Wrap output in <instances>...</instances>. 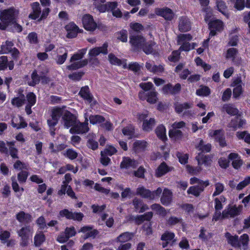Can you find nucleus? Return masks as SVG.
Here are the masks:
<instances>
[{"mask_svg": "<svg viewBox=\"0 0 250 250\" xmlns=\"http://www.w3.org/2000/svg\"><path fill=\"white\" fill-rule=\"evenodd\" d=\"M150 190L146 189L144 187H141L137 188L136 194L139 195L143 198L150 199Z\"/></svg>", "mask_w": 250, "mask_h": 250, "instance_id": "37998d69", "label": "nucleus"}, {"mask_svg": "<svg viewBox=\"0 0 250 250\" xmlns=\"http://www.w3.org/2000/svg\"><path fill=\"white\" fill-rule=\"evenodd\" d=\"M207 187V186H192L188 189L187 192L188 194H191L198 197L200 195V194L204 191L205 188Z\"/></svg>", "mask_w": 250, "mask_h": 250, "instance_id": "7c9ffc66", "label": "nucleus"}, {"mask_svg": "<svg viewBox=\"0 0 250 250\" xmlns=\"http://www.w3.org/2000/svg\"><path fill=\"white\" fill-rule=\"evenodd\" d=\"M76 117L68 111H66L62 117V122L65 127L68 128L76 124Z\"/></svg>", "mask_w": 250, "mask_h": 250, "instance_id": "9d476101", "label": "nucleus"}, {"mask_svg": "<svg viewBox=\"0 0 250 250\" xmlns=\"http://www.w3.org/2000/svg\"><path fill=\"white\" fill-rule=\"evenodd\" d=\"M110 62L114 65H122L124 68L127 67V64L126 60H121L118 59L115 55L110 53L108 56Z\"/></svg>", "mask_w": 250, "mask_h": 250, "instance_id": "a878e982", "label": "nucleus"}, {"mask_svg": "<svg viewBox=\"0 0 250 250\" xmlns=\"http://www.w3.org/2000/svg\"><path fill=\"white\" fill-rule=\"evenodd\" d=\"M242 210V206L237 207L235 205H229L222 213V219L234 218L240 214Z\"/></svg>", "mask_w": 250, "mask_h": 250, "instance_id": "7ed1b4c3", "label": "nucleus"}, {"mask_svg": "<svg viewBox=\"0 0 250 250\" xmlns=\"http://www.w3.org/2000/svg\"><path fill=\"white\" fill-rule=\"evenodd\" d=\"M132 203L136 210L140 209L139 212H143L148 208V206L144 204L142 200L137 198L133 200Z\"/></svg>", "mask_w": 250, "mask_h": 250, "instance_id": "c85d7f7f", "label": "nucleus"}, {"mask_svg": "<svg viewBox=\"0 0 250 250\" xmlns=\"http://www.w3.org/2000/svg\"><path fill=\"white\" fill-rule=\"evenodd\" d=\"M181 89V85L179 83H177L174 86L168 83L163 86L162 91L164 94H175L179 93Z\"/></svg>", "mask_w": 250, "mask_h": 250, "instance_id": "4be33fe9", "label": "nucleus"}, {"mask_svg": "<svg viewBox=\"0 0 250 250\" xmlns=\"http://www.w3.org/2000/svg\"><path fill=\"white\" fill-rule=\"evenodd\" d=\"M33 12L29 15V17L32 19L36 20L39 17L41 13V9L39 2H33L31 4Z\"/></svg>", "mask_w": 250, "mask_h": 250, "instance_id": "cd10ccee", "label": "nucleus"}, {"mask_svg": "<svg viewBox=\"0 0 250 250\" xmlns=\"http://www.w3.org/2000/svg\"><path fill=\"white\" fill-rule=\"evenodd\" d=\"M16 219L19 222L24 223H29L32 220L31 215L23 211H21L16 214Z\"/></svg>", "mask_w": 250, "mask_h": 250, "instance_id": "bb28decb", "label": "nucleus"}, {"mask_svg": "<svg viewBox=\"0 0 250 250\" xmlns=\"http://www.w3.org/2000/svg\"><path fill=\"white\" fill-rule=\"evenodd\" d=\"M196 159L198 161V167H201V166L203 164L206 166H208L211 163V160L208 156L201 153L198 154L196 157Z\"/></svg>", "mask_w": 250, "mask_h": 250, "instance_id": "2f4dec72", "label": "nucleus"}, {"mask_svg": "<svg viewBox=\"0 0 250 250\" xmlns=\"http://www.w3.org/2000/svg\"><path fill=\"white\" fill-rule=\"evenodd\" d=\"M196 148L203 152H209L211 149L210 144H205L202 139H199V143L195 145Z\"/></svg>", "mask_w": 250, "mask_h": 250, "instance_id": "c756f323", "label": "nucleus"}, {"mask_svg": "<svg viewBox=\"0 0 250 250\" xmlns=\"http://www.w3.org/2000/svg\"><path fill=\"white\" fill-rule=\"evenodd\" d=\"M148 114L147 112L140 114L138 117L139 120L143 121V129L146 131H150L152 129L155 125V121L154 118H150L149 120L147 119Z\"/></svg>", "mask_w": 250, "mask_h": 250, "instance_id": "39448f33", "label": "nucleus"}, {"mask_svg": "<svg viewBox=\"0 0 250 250\" xmlns=\"http://www.w3.org/2000/svg\"><path fill=\"white\" fill-rule=\"evenodd\" d=\"M215 191L212 194V196L215 197L220 195L224 190V186L222 183L218 182L214 185Z\"/></svg>", "mask_w": 250, "mask_h": 250, "instance_id": "8fccbe9b", "label": "nucleus"}, {"mask_svg": "<svg viewBox=\"0 0 250 250\" xmlns=\"http://www.w3.org/2000/svg\"><path fill=\"white\" fill-rule=\"evenodd\" d=\"M237 52V50L236 48H230L228 50L226 57L227 59H231L232 60H233Z\"/></svg>", "mask_w": 250, "mask_h": 250, "instance_id": "774afa93", "label": "nucleus"}, {"mask_svg": "<svg viewBox=\"0 0 250 250\" xmlns=\"http://www.w3.org/2000/svg\"><path fill=\"white\" fill-rule=\"evenodd\" d=\"M145 39L141 36H132L130 37L129 42L135 49H141L144 45Z\"/></svg>", "mask_w": 250, "mask_h": 250, "instance_id": "dca6fc26", "label": "nucleus"}, {"mask_svg": "<svg viewBox=\"0 0 250 250\" xmlns=\"http://www.w3.org/2000/svg\"><path fill=\"white\" fill-rule=\"evenodd\" d=\"M138 165L139 163L134 159H131L128 157H125L123 158L120 167L122 168H134Z\"/></svg>", "mask_w": 250, "mask_h": 250, "instance_id": "5701e85b", "label": "nucleus"}, {"mask_svg": "<svg viewBox=\"0 0 250 250\" xmlns=\"http://www.w3.org/2000/svg\"><path fill=\"white\" fill-rule=\"evenodd\" d=\"M134 234L129 232H125L118 236L115 241L118 243H125L131 240L133 237Z\"/></svg>", "mask_w": 250, "mask_h": 250, "instance_id": "473e14b6", "label": "nucleus"}, {"mask_svg": "<svg viewBox=\"0 0 250 250\" xmlns=\"http://www.w3.org/2000/svg\"><path fill=\"white\" fill-rule=\"evenodd\" d=\"M142 66V65H140L138 62H131L128 65H127V67L126 68H128L129 70L134 71V72H137L140 70Z\"/></svg>", "mask_w": 250, "mask_h": 250, "instance_id": "69168bd1", "label": "nucleus"}, {"mask_svg": "<svg viewBox=\"0 0 250 250\" xmlns=\"http://www.w3.org/2000/svg\"><path fill=\"white\" fill-rule=\"evenodd\" d=\"M162 195L161 198V203L165 206L169 205L172 201V191L165 188L162 192Z\"/></svg>", "mask_w": 250, "mask_h": 250, "instance_id": "b1692460", "label": "nucleus"}, {"mask_svg": "<svg viewBox=\"0 0 250 250\" xmlns=\"http://www.w3.org/2000/svg\"><path fill=\"white\" fill-rule=\"evenodd\" d=\"M64 155L70 160L76 159L78 155V153L73 149H68L64 153Z\"/></svg>", "mask_w": 250, "mask_h": 250, "instance_id": "864d4df0", "label": "nucleus"}, {"mask_svg": "<svg viewBox=\"0 0 250 250\" xmlns=\"http://www.w3.org/2000/svg\"><path fill=\"white\" fill-rule=\"evenodd\" d=\"M88 124V119L87 118L85 119L84 123L77 122L76 121V124L70 129L69 131L71 134L85 133L89 130Z\"/></svg>", "mask_w": 250, "mask_h": 250, "instance_id": "0eeeda50", "label": "nucleus"}, {"mask_svg": "<svg viewBox=\"0 0 250 250\" xmlns=\"http://www.w3.org/2000/svg\"><path fill=\"white\" fill-rule=\"evenodd\" d=\"M156 133L161 139L164 140L166 137V128L163 125H159L156 129Z\"/></svg>", "mask_w": 250, "mask_h": 250, "instance_id": "3c124183", "label": "nucleus"}, {"mask_svg": "<svg viewBox=\"0 0 250 250\" xmlns=\"http://www.w3.org/2000/svg\"><path fill=\"white\" fill-rule=\"evenodd\" d=\"M65 28L67 32L66 37L68 38H74L79 32H81V30L74 22H70L65 26Z\"/></svg>", "mask_w": 250, "mask_h": 250, "instance_id": "a211bd4d", "label": "nucleus"}, {"mask_svg": "<svg viewBox=\"0 0 250 250\" xmlns=\"http://www.w3.org/2000/svg\"><path fill=\"white\" fill-rule=\"evenodd\" d=\"M123 133L128 137V138H131L134 133V129L132 126H127L124 127L122 130Z\"/></svg>", "mask_w": 250, "mask_h": 250, "instance_id": "5fc2aeb1", "label": "nucleus"}, {"mask_svg": "<svg viewBox=\"0 0 250 250\" xmlns=\"http://www.w3.org/2000/svg\"><path fill=\"white\" fill-rule=\"evenodd\" d=\"M158 93L153 89L149 92L140 91L139 93V97L142 100H146L150 104H155L156 103Z\"/></svg>", "mask_w": 250, "mask_h": 250, "instance_id": "423d86ee", "label": "nucleus"}, {"mask_svg": "<svg viewBox=\"0 0 250 250\" xmlns=\"http://www.w3.org/2000/svg\"><path fill=\"white\" fill-rule=\"evenodd\" d=\"M25 102V99L23 96L21 98L16 97L12 99L11 101L12 104L18 107L21 106Z\"/></svg>", "mask_w": 250, "mask_h": 250, "instance_id": "13d9d810", "label": "nucleus"}, {"mask_svg": "<svg viewBox=\"0 0 250 250\" xmlns=\"http://www.w3.org/2000/svg\"><path fill=\"white\" fill-rule=\"evenodd\" d=\"M147 143L145 141L137 140L133 144V149L136 152H140L145 150Z\"/></svg>", "mask_w": 250, "mask_h": 250, "instance_id": "f704fd0d", "label": "nucleus"}, {"mask_svg": "<svg viewBox=\"0 0 250 250\" xmlns=\"http://www.w3.org/2000/svg\"><path fill=\"white\" fill-rule=\"evenodd\" d=\"M191 39L192 36L189 34H180L178 36L177 43L179 45L187 43Z\"/></svg>", "mask_w": 250, "mask_h": 250, "instance_id": "a19ab883", "label": "nucleus"}, {"mask_svg": "<svg viewBox=\"0 0 250 250\" xmlns=\"http://www.w3.org/2000/svg\"><path fill=\"white\" fill-rule=\"evenodd\" d=\"M209 135L214 137L216 141L218 142L221 146H226V142L222 130H210Z\"/></svg>", "mask_w": 250, "mask_h": 250, "instance_id": "f3484780", "label": "nucleus"}, {"mask_svg": "<svg viewBox=\"0 0 250 250\" xmlns=\"http://www.w3.org/2000/svg\"><path fill=\"white\" fill-rule=\"evenodd\" d=\"M41 74L40 73L38 74L36 70L34 71L31 74L32 80L28 82V84L30 86H34L39 83L41 81Z\"/></svg>", "mask_w": 250, "mask_h": 250, "instance_id": "58836bf2", "label": "nucleus"}, {"mask_svg": "<svg viewBox=\"0 0 250 250\" xmlns=\"http://www.w3.org/2000/svg\"><path fill=\"white\" fill-rule=\"evenodd\" d=\"M79 95L88 104H90L93 100V96L90 93L88 86H84L81 88Z\"/></svg>", "mask_w": 250, "mask_h": 250, "instance_id": "412c9836", "label": "nucleus"}, {"mask_svg": "<svg viewBox=\"0 0 250 250\" xmlns=\"http://www.w3.org/2000/svg\"><path fill=\"white\" fill-rule=\"evenodd\" d=\"M45 240V236L42 233L36 234L34 237V244L36 246H40Z\"/></svg>", "mask_w": 250, "mask_h": 250, "instance_id": "4d7b16f0", "label": "nucleus"}, {"mask_svg": "<svg viewBox=\"0 0 250 250\" xmlns=\"http://www.w3.org/2000/svg\"><path fill=\"white\" fill-rule=\"evenodd\" d=\"M193 104L191 103H184L178 104L175 105V110L176 112L180 113L192 107Z\"/></svg>", "mask_w": 250, "mask_h": 250, "instance_id": "e433bc0d", "label": "nucleus"}, {"mask_svg": "<svg viewBox=\"0 0 250 250\" xmlns=\"http://www.w3.org/2000/svg\"><path fill=\"white\" fill-rule=\"evenodd\" d=\"M76 234V231L74 227H67L65 229L64 233L62 234L57 238V241L60 243H64L66 242L68 239L75 236Z\"/></svg>", "mask_w": 250, "mask_h": 250, "instance_id": "f8f14e48", "label": "nucleus"}, {"mask_svg": "<svg viewBox=\"0 0 250 250\" xmlns=\"http://www.w3.org/2000/svg\"><path fill=\"white\" fill-rule=\"evenodd\" d=\"M86 49L83 48L80 50L79 52L74 54L71 58L70 65L67 66L68 70H76L85 66L87 64V60H81L86 53Z\"/></svg>", "mask_w": 250, "mask_h": 250, "instance_id": "f257e3e1", "label": "nucleus"}, {"mask_svg": "<svg viewBox=\"0 0 250 250\" xmlns=\"http://www.w3.org/2000/svg\"><path fill=\"white\" fill-rule=\"evenodd\" d=\"M175 234L174 233L167 231L164 233L162 236L161 239L163 241L162 243V246L163 248H165L167 246L168 244L172 241V243L171 244V246H172L173 244L176 242V239H174Z\"/></svg>", "mask_w": 250, "mask_h": 250, "instance_id": "2eb2a0df", "label": "nucleus"}, {"mask_svg": "<svg viewBox=\"0 0 250 250\" xmlns=\"http://www.w3.org/2000/svg\"><path fill=\"white\" fill-rule=\"evenodd\" d=\"M196 94L199 96H206L210 94V89L208 87L203 86L196 90Z\"/></svg>", "mask_w": 250, "mask_h": 250, "instance_id": "680f3d73", "label": "nucleus"}, {"mask_svg": "<svg viewBox=\"0 0 250 250\" xmlns=\"http://www.w3.org/2000/svg\"><path fill=\"white\" fill-rule=\"evenodd\" d=\"M217 7L219 11L227 17H229L228 10L225 3L223 1H217Z\"/></svg>", "mask_w": 250, "mask_h": 250, "instance_id": "09e8293b", "label": "nucleus"}, {"mask_svg": "<svg viewBox=\"0 0 250 250\" xmlns=\"http://www.w3.org/2000/svg\"><path fill=\"white\" fill-rule=\"evenodd\" d=\"M226 201V198L223 196H221L218 198L214 199V208L215 210H220L223 208V203H225Z\"/></svg>", "mask_w": 250, "mask_h": 250, "instance_id": "ea45409f", "label": "nucleus"}, {"mask_svg": "<svg viewBox=\"0 0 250 250\" xmlns=\"http://www.w3.org/2000/svg\"><path fill=\"white\" fill-rule=\"evenodd\" d=\"M154 45V43L150 42H144V45L142 48L144 52L146 54H149L152 53L153 49L152 46Z\"/></svg>", "mask_w": 250, "mask_h": 250, "instance_id": "6e6d98bb", "label": "nucleus"}, {"mask_svg": "<svg viewBox=\"0 0 250 250\" xmlns=\"http://www.w3.org/2000/svg\"><path fill=\"white\" fill-rule=\"evenodd\" d=\"M190 183L191 184H198L197 186H208L209 185L208 181H203L200 180V179H199L196 177H193V178H191L190 180Z\"/></svg>", "mask_w": 250, "mask_h": 250, "instance_id": "0e129e2a", "label": "nucleus"}, {"mask_svg": "<svg viewBox=\"0 0 250 250\" xmlns=\"http://www.w3.org/2000/svg\"><path fill=\"white\" fill-rule=\"evenodd\" d=\"M19 119L20 121V124L17 123V122L18 121V119L17 118H14L12 119L11 123L12 126L13 127L17 128V129L25 127L27 124L24 122L23 118L21 116H19Z\"/></svg>", "mask_w": 250, "mask_h": 250, "instance_id": "c9c22d12", "label": "nucleus"}, {"mask_svg": "<svg viewBox=\"0 0 250 250\" xmlns=\"http://www.w3.org/2000/svg\"><path fill=\"white\" fill-rule=\"evenodd\" d=\"M249 236L247 234H243L239 238V242L240 243L241 248L246 250L248 248Z\"/></svg>", "mask_w": 250, "mask_h": 250, "instance_id": "79ce46f5", "label": "nucleus"}, {"mask_svg": "<svg viewBox=\"0 0 250 250\" xmlns=\"http://www.w3.org/2000/svg\"><path fill=\"white\" fill-rule=\"evenodd\" d=\"M225 237L227 238L228 243L235 248H241L240 243L239 242V237L238 235H231L228 232L225 233Z\"/></svg>", "mask_w": 250, "mask_h": 250, "instance_id": "393cba45", "label": "nucleus"}, {"mask_svg": "<svg viewBox=\"0 0 250 250\" xmlns=\"http://www.w3.org/2000/svg\"><path fill=\"white\" fill-rule=\"evenodd\" d=\"M26 99L28 102L27 104L34 105L36 102V96L33 92H29L26 95Z\"/></svg>", "mask_w": 250, "mask_h": 250, "instance_id": "052dcab7", "label": "nucleus"}, {"mask_svg": "<svg viewBox=\"0 0 250 250\" xmlns=\"http://www.w3.org/2000/svg\"><path fill=\"white\" fill-rule=\"evenodd\" d=\"M209 27L210 30L209 36H214L217 31L220 32L223 30V23L219 20H214L209 22Z\"/></svg>", "mask_w": 250, "mask_h": 250, "instance_id": "ddd939ff", "label": "nucleus"}, {"mask_svg": "<svg viewBox=\"0 0 250 250\" xmlns=\"http://www.w3.org/2000/svg\"><path fill=\"white\" fill-rule=\"evenodd\" d=\"M89 121L92 124H100L105 121V119L101 115H91L89 117Z\"/></svg>", "mask_w": 250, "mask_h": 250, "instance_id": "de8ad7c7", "label": "nucleus"}, {"mask_svg": "<svg viewBox=\"0 0 250 250\" xmlns=\"http://www.w3.org/2000/svg\"><path fill=\"white\" fill-rule=\"evenodd\" d=\"M191 28V22L186 16H181L179 18L178 29L181 32L189 31Z\"/></svg>", "mask_w": 250, "mask_h": 250, "instance_id": "9b49d317", "label": "nucleus"}, {"mask_svg": "<svg viewBox=\"0 0 250 250\" xmlns=\"http://www.w3.org/2000/svg\"><path fill=\"white\" fill-rule=\"evenodd\" d=\"M173 169V167L168 166L165 162H163L156 169L155 175L156 177L160 178Z\"/></svg>", "mask_w": 250, "mask_h": 250, "instance_id": "4468645a", "label": "nucleus"}, {"mask_svg": "<svg viewBox=\"0 0 250 250\" xmlns=\"http://www.w3.org/2000/svg\"><path fill=\"white\" fill-rule=\"evenodd\" d=\"M13 43L12 42H6L5 44L1 45L0 53L1 54H6L9 53L11 49L13 48Z\"/></svg>", "mask_w": 250, "mask_h": 250, "instance_id": "49530a36", "label": "nucleus"}, {"mask_svg": "<svg viewBox=\"0 0 250 250\" xmlns=\"http://www.w3.org/2000/svg\"><path fill=\"white\" fill-rule=\"evenodd\" d=\"M66 111L62 108L56 107L52 109L51 115L54 118H57L59 120L61 116L63 117V114H64Z\"/></svg>", "mask_w": 250, "mask_h": 250, "instance_id": "a18cd8bd", "label": "nucleus"}, {"mask_svg": "<svg viewBox=\"0 0 250 250\" xmlns=\"http://www.w3.org/2000/svg\"><path fill=\"white\" fill-rule=\"evenodd\" d=\"M223 110L230 115H236L239 112L238 109L230 104H224L223 106Z\"/></svg>", "mask_w": 250, "mask_h": 250, "instance_id": "4c0bfd02", "label": "nucleus"}, {"mask_svg": "<svg viewBox=\"0 0 250 250\" xmlns=\"http://www.w3.org/2000/svg\"><path fill=\"white\" fill-rule=\"evenodd\" d=\"M168 134L169 137L174 140L180 139L183 136L182 131L179 129H176V128H172L169 130Z\"/></svg>", "mask_w": 250, "mask_h": 250, "instance_id": "c03bdc74", "label": "nucleus"}, {"mask_svg": "<svg viewBox=\"0 0 250 250\" xmlns=\"http://www.w3.org/2000/svg\"><path fill=\"white\" fill-rule=\"evenodd\" d=\"M16 13V10L13 7L4 10L0 13V29H5L8 25L15 21Z\"/></svg>", "mask_w": 250, "mask_h": 250, "instance_id": "f03ea898", "label": "nucleus"}, {"mask_svg": "<svg viewBox=\"0 0 250 250\" xmlns=\"http://www.w3.org/2000/svg\"><path fill=\"white\" fill-rule=\"evenodd\" d=\"M155 14L159 16L162 17L166 20L170 21L174 16L172 10L167 7L157 8L155 9Z\"/></svg>", "mask_w": 250, "mask_h": 250, "instance_id": "1a4fd4ad", "label": "nucleus"}, {"mask_svg": "<svg viewBox=\"0 0 250 250\" xmlns=\"http://www.w3.org/2000/svg\"><path fill=\"white\" fill-rule=\"evenodd\" d=\"M107 47L108 44L104 43L101 47H97L90 49L88 54L91 57H96L101 53L107 54L108 53Z\"/></svg>", "mask_w": 250, "mask_h": 250, "instance_id": "aec40b11", "label": "nucleus"}, {"mask_svg": "<svg viewBox=\"0 0 250 250\" xmlns=\"http://www.w3.org/2000/svg\"><path fill=\"white\" fill-rule=\"evenodd\" d=\"M17 233L22 240L21 245L25 246L27 245V239L33 233V229L30 226H24L18 230Z\"/></svg>", "mask_w": 250, "mask_h": 250, "instance_id": "20e7f679", "label": "nucleus"}, {"mask_svg": "<svg viewBox=\"0 0 250 250\" xmlns=\"http://www.w3.org/2000/svg\"><path fill=\"white\" fill-rule=\"evenodd\" d=\"M233 86L234 88L233 90V96L235 98H237L240 96L243 92L242 83L240 81L234 82Z\"/></svg>", "mask_w": 250, "mask_h": 250, "instance_id": "72a5a7b5", "label": "nucleus"}, {"mask_svg": "<svg viewBox=\"0 0 250 250\" xmlns=\"http://www.w3.org/2000/svg\"><path fill=\"white\" fill-rule=\"evenodd\" d=\"M28 176V172L26 171L21 170L18 174V180L20 184H24L26 182Z\"/></svg>", "mask_w": 250, "mask_h": 250, "instance_id": "603ef678", "label": "nucleus"}, {"mask_svg": "<svg viewBox=\"0 0 250 250\" xmlns=\"http://www.w3.org/2000/svg\"><path fill=\"white\" fill-rule=\"evenodd\" d=\"M250 184V176L245 178L243 181L239 183V184H238L236 187V189L239 190H241Z\"/></svg>", "mask_w": 250, "mask_h": 250, "instance_id": "338daca9", "label": "nucleus"}, {"mask_svg": "<svg viewBox=\"0 0 250 250\" xmlns=\"http://www.w3.org/2000/svg\"><path fill=\"white\" fill-rule=\"evenodd\" d=\"M139 86L143 90L142 91L147 92L153 89L152 88L153 87V84L150 82L142 83H140Z\"/></svg>", "mask_w": 250, "mask_h": 250, "instance_id": "e2e57ef3", "label": "nucleus"}, {"mask_svg": "<svg viewBox=\"0 0 250 250\" xmlns=\"http://www.w3.org/2000/svg\"><path fill=\"white\" fill-rule=\"evenodd\" d=\"M237 136L239 139H244L245 142L250 144V134L247 132H237Z\"/></svg>", "mask_w": 250, "mask_h": 250, "instance_id": "bf43d9fd", "label": "nucleus"}, {"mask_svg": "<svg viewBox=\"0 0 250 250\" xmlns=\"http://www.w3.org/2000/svg\"><path fill=\"white\" fill-rule=\"evenodd\" d=\"M79 232L84 234V238L85 239L90 237L94 238L99 233L97 229H94L90 226H84L81 228Z\"/></svg>", "mask_w": 250, "mask_h": 250, "instance_id": "6ab92c4d", "label": "nucleus"}, {"mask_svg": "<svg viewBox=\"0 0 250 250\" xmlns=\"http://www.w3.org/2000/svg\"><path fill=\"white\" fill-rule=\"evenodd\" d=\"M82 22L84 29L87 31H93L97 27V23L94 21L93 17L89 14H85L82 18Z\"/></svg>", "mask_w": 250, "mask_h": 250, "instance_id": "6e6552de", "label": "nucleus"}]
</instances>
